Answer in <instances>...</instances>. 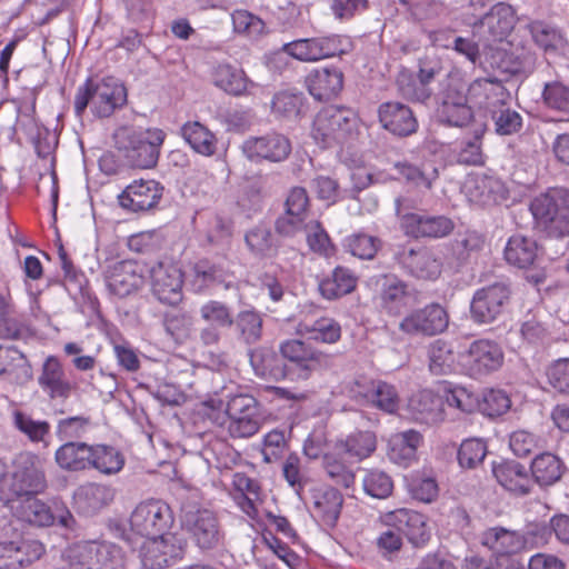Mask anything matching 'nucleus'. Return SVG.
Listing matches in <instances>:
<instances>
[{
  "instance_id": "obj_1",
  "label": "nucleus",
  "mask_w": 569,
  "mask_h": 569,
  "mask_svg": "<svg viewBox=\"0 0 569 569\" xmlns=\"http://www.w3.org/2000/svg\"><path fill=\"white\" fill-rule=\"evenodd\" d=\"M114 146L127 166L137 169H151L158 163L166 133L157 128L123 126L113 134Z\"/></svg>"
},
{
  "instance_id": "obj_2",
  "label": "nucleus",
  "mask_w": 569,
  "mask_h": 569,
  "mask_svg": "<svg viewBox=\"0 0 569 569\" xmlns=\"http://www.w3.org/2000/svg\"><path fill=\"white\" fill-rule=\"evenodd\" d=\"M47 487L42 460L30 452H22L13 461V471L0 478V502L6 506L37 496Z\"/></svg>"
},
{
  "instance_id": "obj_3",
  "label": "nucleus",
  "mask_w": 569,
  "mask_h": 569,
  "mask_svg": "<svg viewBox=\"0 0 569 569\" xmlns=\"http://www.w3.org/2000/svg\"><path fill=\"white\" fill-rule=\"evenodd\" d=\"M127 104V89L117 78L88 79L74 96V113L81 118L88 107L98 118H109Z\"/></svg>"
},
{
  "instance_id": "obj_4",
  "label": "nucleus",
  "mask_w": 569,
  "mask_h": 569,
  "mask_svg": "<svg viewBox=\"0 0 569 569\" xmlns=\"http://www.w3.org/2000/svg\"><path fill=\"white\" fill-rule=\"evenodd\" d=\"M226 416L213 413L212 421L226 428L231 438H250L261 427V413L258 400L249 393L227 396Z\"/></svg>"
},
{
  "instance_id": "obj_5",
  "label": "nucleus",
  "mask_w": 569,
  "mask_h": 569,
  "mask_svg": "<svg viewBox=\"0 0 569 569\" xmlns=\"http://www.w3.org/2000/svg\"><path fill=\"white\" fill-rule=\"evenodd\" d=\"M358 134V117L346 108L329 106L320 110L313 121L312 137L323 148L342 146Z\"/></svg>"
},
{
  "instance_id": "obj_6",
  "label": "nucleus",
  "mask_w": 569,
  "mask_h": 569,
  "mask_svg": "<svg viewBox=\"0 0 569 569\" xmlns=\"http://www.w3.org/2000/svg\"><path fill=\"white\" fill-rule=\"evenodd\" d=\"M472 91H479L486 98L485 108L490 112L495 131L499 136H511L518 133L523 126V119L519 112L512 110L506 99L509 97L506 88L500 81L482 79L471 86Z\"/></svg>"
},
{
  "instance_id": "obj_7",
  "label": "nucleus",
  "mask_w": 569,
  "mask_h": 569,
  "mask_svg": "<svg viewBox=\"0 0 569 569\" xmlns=\"http://www.w3.org/2000/svg\"><path fill=\"white\" fill-rule=\"evenodd\" d=\"M530 210L550 237L562 238L569 234V190L550 189L533 199Z\"/></svg>"
},
{
  "instance_id": "obj_8",
  "label": "nucleus",
  "mask_w": 569,
  "mask_h": 569,
  "mask_svg": "<svg viewBox=\"0 0 569 569\" xmlns=\"http://www.w3.org/2000/svg\"><path fill=\"white\" fill-rule=\"evenodd\" d=\"M415 203L406 197L395 200L396 214L400 218L401 227L407 236L415 239H439L450 234L455 228L453 221L443 214L428 212H408Z\"/></svg>"
},
{
  "instance_id": "obj_9",
  "label": "nucleus",
  "mask_w": 569,
  "mask_h": 569,
  "mask_svg": "<svg viewBox=\"0 0 569 569\" xmlns=\"http://www.w3.org/2000/svg\"><path fill=\"white\" fill-rule=\"evenodd\" d=\"M181 527L201 550H211L218 547L221 532L216 515L194 503H184L181 508Z\"/></svg>"
},
{
  "instance_id": "obj_10",
  "label": "nucleus",
  "mask_w": 569,
  "mask_h": 569,
  "mask_svg": "<svg viewBox=\"0 0 569 569\" xmlns=\"http://www.w3.org/2000/svg\"><path fill=\"white\" fill-rule=\"evenodd\" d=\"M510 297V286L503 281L477 289L470 301V319L477 325L493 323L507 309Z\"/></svg>"
},
{
  "instance_id": "obj_11",
  "label": "nucleus",
  "mask_w": 569,
  "mask_h": 569,
  "mask_svg": "<svg viewBox=\"0 0 569 569\" xmlns=\"http://www.w3.org/2000/svg\"><path fill=\"white\" fill-rule=\"evenodd\" d=\"M169 505L162 500L149 499L140 502L130 516L131 531L141 538L161 537L173 525Z\"/></svg>"
},
{
  "instance_id": "obj_12",
  "label": "nucleus",
  "mask_w": 569,
  "mask_h": 569,
  "mask_svg": "<svg viewBox=\"0 0 569 569\" xmlns=\"http://www.w3.org/2000/svg\"><path fill=\"white\" fill-rule=\"evenodd\" d=\"M460 360L470 377L479 378L502 366L503 352L497 342L479 339L469 346L466 353L461 355Z\"/></svg>"
},
{
  "instance_id": "obj_13",
  "label": "nucleus",
  "mask_w": 569,
  "mask_h": 569,
  "mask_svg": "<svg viewBox=\"0 0 569 569\" xmlns=\"http://www.w3.org/2000/svg\"><path fill=\"white\" fill-rule=\"evenodd\" d=\"M449 325V316L439 303H430L408 313L399 323V329L409 336L431 337L443 332Z\"/></svg>"
},
{
  "instance_id": "obj_14",
  "label": "nucleus",
  "mask_w": 569,
  "mask_h": 569,
  "mask_svg": "<svg viewBox=\"0 0 569 569\" xmlns=\"http://www.w3.org/2000/svg\"><path fill=\"white\" fill-rule=\"evenodd\" d=\"M515 23L513 8L508 3L498 2L473 23L472 33L486 43L502 41L512 31Z\"/></svg>"
},
{
  "instance_id": "obj_15",
  "label": "nucleus",
  "mask_w": 569,
  "mask_h": 569,
  "mask_svg": "<svg viewBox=\"0 0 569 569\" xmlns=\"http://www.w3.org/2000/svg\"><path fill=\"white\" fill-rule=\"evenodd\" d=\"M282 51L305 62L318 61L345 53L339 36L297 39L284 43Z\"/></svg>"
},
{
  "instance_id": "obj_16",
  "label": "nucleus",
  "mask_w": 569,
  "mask_h": 569,
  "mask_svg": "<svg viewBox=\"0 0 569 569\" xmlns=\"http://www.w3.org/2000/svg\"><path fill=\"white\" fill-rule=\"evenodd\" d=\"M306 500L315 518L330 528L337 525L343 505V496L338 489L323 483L312 485Z\"/></svg>"
},
{
  "instance_id": "obj_17",
  "label": "nucleus",
  "mask_w": 569,
  "mask_h": 569,
  "mask_svg": "<svg viewBox=\"0 0 569 569\" xmlns=\"http://www.w3.org/2000/svg\"><path fill=\"white\" fill-rule=\"evenodd\" d=\"M242 152L250 161L281 162L289 157L291 143L283 134L272 132L248 138L242 144Z\"/></svg>"
},
{
  "instance_id": "obj_18",
  "label": "nucleus",
  "mask_w": 569,
  "mask_h": 569,
  "mask_svg": "<svg viewBox=\"0 0 569 569\" xmlns=\"http://www.w3.org/2000/svg\"><path fill=\"white\" fill-rule=\"evenodd\" d=\"M151 290L162 303L176 306L182 300V273L179 268L162 262L150 269Z\"/></svg>"
},
{
  "instance_id": "obj_19",
  "label": "nucleus",
  "mask_w": 569,
  "mask_h": 569,
  "mask_svg": "<svg viewBox=\"0 0 569 569\" xmlns=\"http://www.w3.org/2000/svg\"><path fill=\"white\" fill-rule=\"evenodd\" d=\"M163 187L156 180H136L119 196L122 208L138 212L154 208L162 198Z\"/></svg>"
},
{
  "instance_id": "obj_20",
  "label": "nucleus",
  "mask_w": 569,
  "mask_h": 569,
  "mask_svg": "<svg viewBox=\"0 0 569 569\" xmlns=\"http://www.w3.org/2000/svg\"><path fill=\"white\" fill-rule=\"evenodd\" d=\"M379 122L382 128L398 137H408L418 129L413 111L398 101L383 102L378 108Z\"/></svg>"
},
{
  "instance_id": "obj_21",
  "label": "nucleus",
  "mask_w": 569,
  "mask_h": 569,
  "mask_svg": "<svg viewBox=\"0 0 569 569\" xmlns=\"http://www.w3.org/2000/svg\"><path fill=\"white\" fill-rule=\"evenodd\" d=\"M398 259L401 266L417 279L436 280L442 271V262L426 248L402 250Z\"/></svg>"
},
{
  "instance_id": "obj_22",
  "label": "nucleus",
  "mask_w": 569,
  "mask_h": 569,
  "mask_svg": "<svg viewBox=\"0 0 569 569\" xmlns=\"http://www.w3.org/2000/svg\"><path fill=\"white\" fill-rule=\"evenodd\" d=\"M379 301L381 309L392 316L400 315L410 303L411 293L408 284L393 274L380 276Z\"/></svg>"
},
{
  "instance_id": "obj_23",
  "label": "nucleus",
  "mask_w": 569,
  "mask_h": 569,
  "mask_svg": "<svg viewBox=\"0 0 569 569\" xmlns=\"http://www.w3.org/2000/svg\"><path fill=\"white\" fill-rule=\"evenodd\" d=\"M542 251L538 242L523 234L511 236L503 250L506 262L518 269L536 267L541 260Z\"/></svg>"
},
{
  "instance_id": "obj_24",
  "label": "nucleus",
  "mask_w": 569,
  "mask_h": 569,
  "mask_svg": "<svg viewBox=\"0 0 569 569\" xmlns=\"http://www.w3.org/2000/svg\"><path fill=\"white\" fill-rule=\"evenodd\" d=\"M388 522L401 531L415 547H422L430 539L426 518L417 511L398 509L388 515Z\"/></svg>"
},
{
  "instance_id": "obj_25",
  "label": "nucleus",
  "mask_w": 569,
  "mask_h": 569,
  "mask_svg": "<svg viewBox=\"0 0 569 569\" xmlns=\"http://www.w3.org/2000/svg\"><path fill=\"white\" fill-rule=\"evenodd\" d=\"M282 358L295 363L298 377L307 380L312 371L320 365L322 353L313 349L309 343L299 339H289L280 345Z\"/></svg>"
},
{
  "instance_id": "obj_26",
  "label": "nucleus",
  "mask_w": 569,
  "mask_h": 569,
  "mask_svg": "<svg viewBox=\"0 0 569 569\" xmlns=\"http://www.w3.org/2000/svg\"><path fill=\"white\" fill-rule=\"evenodd\" d=\"M493 476L508 491L516 496H527L532 490V479L525 466L517 461H503L493 465Z\"/></svg>"
},
{
  "instance_id": "obj_27",
  "label": "nucleus",
  "mask_w": 569,
  "mask_h": 569,
  "mask_svg": "<svg viewBox=\"0 0 569 569\" xmlns=\"http://www.w3.org/2000/svg\"><path fill=\"white\" fill-rule=\"evenodd\" d=\"M247 355L256 376L274 381L287 377L286 363L271 348L264 346L249 348Z\"/></svg>"
},
{
  "instance_id": "obj_28",
  "label": "nucleus",
  "mask_w": 569,
  "mask_h": 569,
  "mask_svg": "<svg viewBox=\"0 0 569 569\" xmlns=\"http://www.w3.org/2000/svg\"><path fill=\"white\" fill-rule=\"evenodd\" d=\"M38 382L51 399H67L72 390V383L66 378L61 363L54 357H48L43 362Z\"/></svg>"
},
{
  "instance_id": "obj_29",
  "label": "nucleus",
  "mask_w": 569,
  "mask_h": 569,
  "mask_svg": "<svg viewBox=\"0 0 569 569\" xmlns=\"http://www.w3.org/2000/svg\"><path fill=\"white\" fill-rule=\"evenodd\" d=\"M141 284L142 276L138 272V264L132 260L117 262L108 277L110 292L119 298L129 296Z\"/></svg>"
},
{
  "instance_id": "obj_30",
  "label": "nucleus",
  "mask_w": 569,
  "mask_h": 569,
  "mask_svg": "<svg viewBox=\"0 0 569 569\" xmlns=\"http://www.w3.org/2000/svg\"><path fill=\"white\" fill-rule=\"evenodd\" d=\"M307 83L315 99L328 101L341 91L343 74L338 68L317 69L308 76Z\"/></svg>"
},
{
  "instance_id": "obj_31",
  "label": "nucleus",
  "mask_w": 569,
  "mask_h": 569,
  "mask_svg": "<svg viewBox=\"0 0 569 569\" xmlns=\"http://www.w3.org/2000/svg\"><path fill=\"white\" fill-rule=\"evenodd\" d=\"M113 498V489L109 486L99 483H87L81 486L74 495L78 509L87 516L97 513L102 508L107 507Z\"/></svg>"
},
{
  "instance_id": "obj_32",
  "label": "nucleus",
  "mask_w": 569,
  "mask_h": 569,
  "mask_svg": "<svg viewBox=\"0 0 569 569\" xmlns=\"http://www.w3.org/2000/svg\"><path fill=\"white\" fill-rule=\"evenodd\" d=\"M93 446L86 442L67 441L56 451V462L68 471H80L90 468Z\"/></svg>"
},
{
  "instance_id": "obj_33",
  "label": "nucleus",
  "mask_w": 569,
  "mask_h": 569,
  "mask_svg": "<svg viewBox=\"0 0 569 569\" xmlns=\"http://www.w3.org/2000/svg\"><path fill=\"white\" fill-rule=\"evenodd\" d=\"M9 505L14 509L17 516L24 522L34 527H48L56 522V517L48 505L37 499L36 496L28 497Z\"/></svg>"
},
{
  "instance_id": "obj_34",
  "label": "nucleus",
  "mask_w": 569,
  "mask_h": 569,
  "mask_svg": "<svg viewBox=\"0 0 569 569\" xmlns=\"http://www.w3.org/2000/svg\"><path fill=\"white\" fill-rule=\"evenodd\" d=\"M119 530L126 542L133 550L139 549L142 569H163L168 567L162 542L159 538H141V543H139L138 540H133L130 536L126 535L124 529L119 528Z\"/></svg>"
},
{
  "instance_id": "obj_35",
  "label": "nucleus",
  "mask_w": 569,
  "mask_h": 569,
  "mask_svg": "<svg viewBox=\"0 0 569 569\" xmlns=\"http://www.w3.org/2000/svg\"><path fill=\"white\" fill-rule=\"evenodd\" d=\"M88 562L83 569H120L123 566V551L113 543L102 542L86 548Z\"/></svg>"
},
{
  "instance_id": "obj_36",
  "label": "nucleus",
  "mask_w": 569,
  "mask_h": 569,
  "mask_svg": "<svg viewBox=\"0 0 569 569\" xmlns=\"http://www.w3.org/2000/svg\"><path fill=\"white\" fill-rule=\"evenodd\" d=\"M357 277L345 267H337L331 274L319 282L320 295L328 300H335L355 290Z\"/></svg>"
},
{
  "instance_id": "obj_37",
  "label": "nucleus",
  "mask_w": 569,
  "mask_h": 569,
  "mask_svg": "<svg viewBox=\"0 0 569 569\" xmlns=\"http://www.w3.org/2000/svg\"><path fill=\"white\" fill-rule=\"evenodd\" d=\"M212 78L216 87L232 96L244 94L252 84L243 70L227 63L217 66Z\"/></svg>"
},
{
  "instance_id": "obj_38",
  "label": "nucleus",
  "mask_w": 569,
  "mask_h": 569,
  "mask_svg": "<svg viewBox=\"0 0 569 569\" xmlns=\"http://www.w3.org/2000/svg\"><path fill=\"white\" fill-rule=\"evenodd\" d=\"M182 138L198 153L212 156L217 151V138L199 121L186 122L180 129Z\"/></svg>"
},
{
  "instance_id": "obj_39",
  "label": "nucleus",
  "mask_w": 569,
  "mask_h": 569,
  "mask_svg": "<svg viewBox=\"0 0 569 569\" xmlns=\"http://www.w3.org/2000/svg\"><path fill=\"white\" fill-rule=\"evenodd\" d=\"M530 470L532 478L540 487H548L561 479L563 465L557 456L545 452L532 460Z\"/></svg>"
},
{
  "instance_id": "obj_40",
  "label": "nucleus",
  "mask_w": 569,
  "mask_h": 569,
  "mask_svg": "<svg viewBox=\"0 0 569 569\" xmlns=\"http://www.w3.org/2000/svg\"><path fill=\"white\" fill-rule=\"evenodd\" d=\"M263 320L254 309L241 310L233 318L238 340L247 346L257 343L262 337Z\"/></svg>"
},
{
  "instance_id": "obj_41",
  "label": "nucleus",
  "mask_w": 569,
  "mask_h": 569,
  "mask_svg": "<svg viewBox=\"0 0 569 569\" xmlns=\"http://www.w3.org/2000/svg\"><path fill=\"white\" fill-rule=\"evenodd\" d=\"M0 376H13L17 381L31 379V367L17 348L0 346Z\"/></svg>"
},
{
  "instance_id": "obj_42",
  "label": "nucleus",
  "mask_w": 569,
  "mask_h": 569,
  "mask_svg": "<svg viewBox=\"0 0 569 569\" xmlns=\"http://www.w3.org/2000/svg\"><path fill=\"white\" fill-rule=\"evenodd\" d=\"M429 369L433 375H448L455 370L456 356L450 342L437 339L428 349Z\"/></svg>"
},
{
  "instance_id": "obj_43",
  "label": "nucleus",
  "mask_w": 569,
  "mask_h": 569,
  "mask_svg": "<svg viewBox=\"0 0 569 569\" xmlns=\"http://www.w3.org/2000/svg\"><path fill=\"white\" fill-rule=\"evenodd\" d=\"M421 435L412 429L399 432L390 439V458L399 463L415 459Z\"/></svg>"
},
{
  "instance_id": "obj_44",
  "label": "nucleus",
  "mask_w": 569,
  "mask_h": 569,
  "mask_svg": "<svg viewBox=\"0 0 569 569\" xmlns=\"http://www.w3.org/2000/svg\"><path fill=\"white\" fill-rule=\"evenodd\" d=\"M393 169L407 183L427 190H431L433 182L439 178V171L436 167L427 170L408 161L395 162Z\"/></svg>"
},
{
  "instance_id": "obj_45",
  "label": "nucleus",
  "mask_w": 569,
  "mask_h": 569,
  "mask_svg": "<svg viewBox=\"0 0 569 569\" xmlns=\"http://www.w3.org/2000/svg\"><path fill=\"white\" fill-rule=\"evenodd\" d=\"M123 465L124 458L116 448L106 445L93 446L90 468L104 475H114L123 468Z\"/></svg>"
},
{
  "instance_id": "obj_46",
  "label": "nucleus",
  "mask_w": 569,
  "mask_h": 569,
  "mask_svg": "<svg viewBox=\"0 0 569 569\" xmlns=\"http://www.w3.org/2000/svg\"><path fill=\"white\" fill-rule=\"evenodd\" d=\"M467 97V84L458 73H448L440 81L435 93L437 107L461 101Z\"/></svg>"
},
{
  "instance_id": "obj_47",
  "label": "nucleus",
  "mask_w": 569,
  "mask_h": 569,
  "mask_svg": "<svg viewBox=\"0 0 569 569\" xmlns=\"http://www.w3.org/2000/svg\"><path fill=\"white\" fill-rule=\"evenodd\" d=\"M299 332L308 335L309 339L315 341L335 343L341 337V327L331 318H320L312 325L300 323Z\"/></svg>"
},
{
  "instance_id": "obj_48",
  "label": "nucleus",
  "mask_w": 569,
  "mask_h": 569,
  "mask_svg": "<svg viewBox=\"0 0 569 569\" xmlns=\"http://www.w3.org/2000/svg\"><path fill=\"white\" fill-rule=\"evenodd\" d=\"M511 406L508 395L499 389H486L476 398V407L489 418L506 413Z\"/></svg>"
},
{
  "instance_id": "obj_49",
  "label": "nucleus",
  "mask_w": 569,
  "mask_h": 569,
  "mask_svg": "<svg viewBox=\"0 0 569 569\" xmlns=\"http://www.w3.org/2000/svg\"><path fill=\"white\" fill-rule=\"evenodd\" d=\"M437 114L442 123L457 128L468 126L473 119V111L468 103V98L448 103L445 107H437Z\"/></svg>"
},
{
  "instance_id": "obj_50",
  "label": "nucleus",
  "mask_w": 569,
  "mask_h": 569,
  "mask_svg": "<svg viewBox=\"0 0 569 569\" xmlns=\"http://www.w3.org/2000/svg\"><path fill=\"white\" fill-rule=\"evenodd\" d=\"M527 28L535 43L546 52L556 51L563 42L561 32L543 21H532Z\"/></svg>"
},
{
  "instance_id": "obj_51",
  "label": "nucleus",
  "mask_w": 569,
  "mask_h": 569,
  "mask_svg": "<svg viewBox=\"0 0 569 569\" xmlns=\"http://www.w3.org/2000/svg\"><path fill=\"white\" fill-rule=\"evenodd\" d=\"M163 327L168 335L176 341H186L193 328V318L190 313L182 310H172L164 315Z\"/></svg>"
},
{
  "instance_id": "obj_52",
  "label": "nucleus",
  "mask_w": 569,
  "mask_h": 569,
  "mask_svg": "<svg viewBox=\"0 0 569 569\" xmlns=\"http://www.w3.org/2000/svg\"><path fill=\"white\" fill-rule=\"evenodd\" d=\"M303 106V96L301 93H293L281 91L274 94L272 99V113L280 119L296 120Z\"/></svg>"
},
{
  "instance_id": "obj_53",
  "label": "nucleus",
  "mask_w": 569,
  "mask_h": 569,
  "mask_svg": "<svg viewBox=\"0 0 569 569\" xmlns=\"http://www.w3.org/2000/svg\"><path fill=\"white\" fill-rule=\"evenodd\" d=\"M543 104L569 116V84L559 80L546 82L542 90Z\"/></svg>"
},
{
  "instance_id": "obj_54",
  "label": "nucleus",
  "mask_w": 569,
  "mask_h": 569,
  "mask_svg": "<svg viewBox=\"0 0 569 569\" xmlns=\"http://www.w3.org/2000/svg\"><path fill=\"white\" fill-rule=\"evenodd\" d=\"M348 455L362 460L369 457L377 447V438L372 431H356L342 442Z\"/></svg>"
},
{
  "instance_id": "obj_55",
  "label": "nucleus",
  "mask_w": 569,
  "mask_h": 569,
  "mask_svg": "<svg viewBox=\"0 0 569 569\" xmlns=\"http://www.w3.org/2000/svg\"><path fill=\"white\" fill-rule=\"evenodd\" d=\"M13 426L32 442L43 441L50 432V425L47 421L34 420L19 410L13 412Z\"/></svg>"
},
{
  "instance_id": "obj_56",
  "label": "nucleus",
  "mask_w": 569,
  "mask_h": 569,
  "mask_svg": "<svg viewBox=\"0 0 569 569\" xmlns=\"http://www.w3.org/2000/svg\"><path fill=\"white\" fill-rule=\"evenodd\" d=\"M200 317L207 323L220 327L231 328L233 326V315L229 306L218 300H209L200 307Z\"/></svg>"
},
{
  "instance_id": "obj_57",
  "label": "nucleus",
  "mask_w": 569,
  "mask_h": 569,
  "mask_svg": "<svg viewBox=\"0 0 569 569\" xmlns=\"http://www.w3.org/2000/svg\"><path fill=\"white\" fill-rule=\"evenodd\" d=\"M362 486L367 495L377 499L388 498L393 489L391 478L386 472L376 469L366 472Z\"/></svg>"
},
{
  "instance_id": "obj_58",
  "label": "nucleus",
  "mask_w": 569,
  "mask_h": 569,
  "mask_svg": "<svg viewBox=\"0 0 569 569\" xmlns=\"http://www.w3.org/2000/svg\"><path fill=\"white\" fill-rule=\"evenodd\" d=\"M399 396L396 388L382 380L376 381L373 395L369 401L373 406L387 413H393L399 408Z\"/></svg>"
},
{
  "instance_id": "obj_59",
  "label": "nucleus",
  "mask_w": 569,
  "mask_h": 569,
  "mask_svg": "<svg viewBox=\"0 0 569 569\" xmlns=\"http://www.w3.org/2000/svg\"><path fill=\"white\" fill-rule=\"evenodd\" d=\"M380 244L381 241L378 238L366 233L352 234L346 243L352 256L365 260L373 259Z\"/></svg>"
},
{
  "instance_id": "obj_60",
  "label": "nucleus",
  "mask_w": 569,
  "mask_h": 569,
  "mask_svg": "<svg viewBox=\"0 0 569 569\" xmlns=\"http://www.w3.org/2000/svg\"><path fill=\"white\" fill-rule=\"evenodd\" d=\"M487 455V446L480 439L465 440L458 450V461L462 468L472 469L481 463Z\"/></svg>"
},
{
  "instance_id": "obj_61",
  "label": "nucleus",
  "mask_w": 569,
  "mask_h": 569,
  "mask_svg": "<svg viewBox=\"0 0 569 569\" xmlns=\"http://www.w3.org/2000/svg\"><path fill=\"white\" fill-rule=\"evenodd\" d=\"M13 550L17 568L33 563L39 560L46 551L44 546L33 539L13 541Z\"/></svg>"
},
{
  "instance_id": "obj_62",
  "label": "nucleus",
  "mask_w": 569,
  "mask_h": 569,
  "mask_svg": "<svg viewBox=\"0 0 569 569\" xmlns=\"http://www.w3.org/2000/svg\"><path fill=\"white\" fill-rule=\"evenodd\" d=\"M397 84L402 97L410 101L425 103L431 98V90L410 76L401 74L397 80Z\"/></svg>"
},
{
  "instance_id": "obj_63",
  "label": "nucleus",
  "mask_w": 569,
  "mask_h": 569,
  "mask_svg": "<svg viewBox=\"0 0 569 569\" xmlns=\"http://www.w3.org/2000/svg\"><path fill=\"white\" fill-rule=\"evenodd\" d=\"M322 466L327 476L336 483L349 488L355 482V473L333 455H325Z\"/></svg>"
},
{
  "instance_id": "obj_64",
  "label": "nucleus",
  "mask_w": 569,
  "mask_h": 569,
  "mask_svg": "<svg viewBox=\"0 0 569 569\" xmlns=\"http://www.w3.org/2000/svg\"><path fill=\"white\" fill-rule=\"evenodd\" d=\"M249 250L257 256H268L272 251V233L262 226L249 230L244 237Z\"/></svg>"
}]
</instances>
